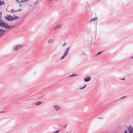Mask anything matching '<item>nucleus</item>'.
I'll return each mask as SVG.
<instances>
[{
    "mask_svg": "<svg viewBox=\"0 0 133 133\" xmlns=\"http://www.w3.org/2000/svg\"><path fill=\"white\" fill-rule=\"evenodd\" d=\"M24 46L23 45L18 44L14 45L12 47L13 50L15 51H17L19 49L22 48Z\"/></svg>",
    "mask_w": 133,
    "mask_h": 133,
    "instance_id": "obj_1",
    "label": "nucleus"
},
{
    "mask_svg": "<svg viewBox=\"0 0 133 133\" xmlns=\"http://www.w3.org/2000/svg\"><path fill=\"white\" fill-rule=\"evenodd\" d=\"M8 21H13L12 16L11 15H7L4 17Z\"/></svg>",
    "mask_w": 133,
    "mask_h": 133,
    "instance_id": "obj_2",
    "label": "nucleus"
},
{
    "mask_svg": "<svg viewBox=\"0 0 133 133\" xmlns=\"http://www.w3.org/2000/svg\"><path fill=\"white\" fill-rule=\"evenodd\" d=\"M54 109L57 111H59L61 109L60 106L57 105H54Z\"/></svg>",
    "mask_w": 133,
    "mask_h": 133,
    "instance_id": "obj_3",
    "label": "nucleus"
},
{
    "mask_svg": "<svg viewBox=\"0 0 133 133\" xmlns=\"http://www.w3.org/2000/svg\"><path fill=\"white\" fill-rule=\"evenodd\" d=\"M54 39H50L48 41L47 43L49 44H52L54 43Z\"/></svg>",
    "mask_w": 133,
    "mask_h": 133,
    "instance_id": "obj_4",
    "label": "nucleus"
},
{
    "mask_svg": "<svg viewBox=\"0 0 133 133\" xmlns=\"http://www.w3.org/2000/svg\"><path fill=\"white\" fill-rule=\"evenodd\" d=\"M6 31L2 28L0 29V37L2 36Z\"/></svg>",
    "mask_w": 133,
    "mask_h": 133,
    "instance_id": "obj_5",
    "label": "nucleus"
},
{
    "mask_svg": "<svg viewBox=\"0 0 133 133\" xmlns=\"http://www.w3.org/2000/svg\"><path fill=\"white\" fill-rule=\"evenodd\" d=\"M127 129L130 133H132L133 132V128L131 126H129L128 128Z\"/></svg>",
    "mask_w": 133,
    "mask_h": 133,
    "instance_id": "obj_6",
    "label": "nucleus"
},
{
    "mask_svg": "<svg viewBox=\"0 0 133 133\" xmlns=\"http://www.w3.org/2000/svg\"><path fill=\"white\" fill-rule=\"evenodd\" d=\"M90 79L91 78L90 76H87L84 78V81L85 82H88L90 81Z\"/></svg>",
    "mask_w": 133,
    "mask_h": 133,
    "instance_id": "obj_7",
    "label": "nucleus"
},
{
    "mask_svg": "<svg viewBox=\"0 0 133 133\" xmlns=\"http://www.w3.org/2000/svg\"><path fill=\"white\" fill-rule=\"evenodd\" d=\"M69 47L68 48L66 49L65 51L64 52V54L66 56H67L68 54V52L69 49Z\"/></svg>",
    "mask_w": 133,
    "mask_h": 133,
    "instance_id": "obj_8",
    "label": "nucleus"
},
{
    "mask_svg": "<svg viewBox=\"0 0 133 133\" xmlns=\"http://www.w3.org/2000/svg\"><path fill=\"white\" fill-rule=\"evenodd\" d=\"M22 10L21 9H18V10H15L14 9H12L10 11V12L11 13H12L13 12L21 11H22Z\"/></svg>",
    "mask_w": 133,
    "mask_h": 133,
    "instance_id": "obj_9",
    "label": "nucleus"
},
{
    "mask_svg": "<svg viewBox=\"0 0 133 133\" xmlns=\"http://www.w3.org/2000/svg\"><path fill=\"white\" fill-rule=\"evenodd\" d=\"M4 21L3 20L0 21V26L1 27H4Z\"/></svg>",
    "mask_w": 133,
    "mask_h": 133,
    "instance_id": "obj_10",
    "label": "nucleus"
},
{
    "mask_svg": "<svg viewBox=\"0 0 133 133\" xmlns=\"http://www.w3.org/2000/svg\"><path fill=\"white\" fill-rule=\"evenodd\" d=\"M19 17H18L16 16H14L12 17L13 21L14 20H16L19 18Z\"/></svg>",
    "mask_w": 133,
    "mask_h": 133,
    "instance_id": "obj_11",
    "label": "nucleus"
},
{
    "mask_svg": "<svg viewBox=\"0 0 133 133\" xmlns=\"http://www.w3.org/2000/svg\"><path fill=\"white\" fill-rule=\"evenodd\" d=\"M42 102L41 101H39L38 102H37L36 103H35V104H36L37 105H40L42 104Z\"/></svg>",
    "mask_w": 133,
    "mask_h": 133,
    "instance_id": "obj_12",
    "label": "nucleus"
},
{
    "mask_svg": "<svg viewBox=\"0 0 133 133\" xmlns=\"http://www.w3.org/2000/svg\"><path fill=\"white\" fill-rule=\"evenodd\" d=\"M97 17H95L94 18L92 19H91L90 20V22H91L92 21H95L97 20Z\"/></svg>",
    "mask_w": 133,
    "mask_h": 133,
    "instance_id": "obj_13",
    "label": "nucleus"
},
{
    "mask_svg": "<svg viewBox=\"0 0 133 133\" xmlns=\"http://www.w3.org/2000/svg\"><path fill=\"white\" fill-rule=\"evenodd\" d=\"M62 24H57L56 26L57 28H61Z\"/></svg>",
    "mask_w": 133,
    "mask_h": 133,
    "instance_id": "obj_14",
    "label": "nucleus"
},
{
    "mask_svg": "<svg viewBox=\"0 0 133 133\" xmlns=\"http://www.w3.org/2000/svg\"><path fill=\"white\" fill-rule=\"evenodd\" d=\"M29 0H21L20 3H24L27 2Z\"/></svg>",
    "mask_w": 133,
    "mask_h": 133,
    "instance_id": "obj_15",
    "label": "nucleus"
},
{
    "mask_svg": "<svg viewBox=\"0 0 133 133\" xmlns=\"http://www.w3.org/2000/svg\"><path fill=\"white\" fill-rule=\"evenodd\" d=\"M66 56V55H65L64 54H63V55L62 56L61 58H60V59L62 60V59H63Z\"/></svg>",
    "mask_w": 133,
    "mask_h": 133,
    "instance_id": "obj_16",
    "label": "nucleus"
},
{
    "mask_svg": "<svg viewBox=\"0 0 133 133\" xmlns=\"http://www.w3.org/2000/svg\"><path fill=\"white\" fill-rule=\"evenodd\" d=\"M77 76V75L75 74H74L71 75L69 77H75L76 76Z\"/></svg>",
    "mask_w": 133,
    "mask_h": 133,
    "instance_id": "obj_17",
    "label": "nucleus"
},
{
    "mask_svg": "<svg viewBox=\"0 0 133 133\" xmlns=\"http://www.w3.org/2000/svg\"><path fill=\"white\" fill-rule=\"evenodd\" d=\"M4 27H5V26H7V25H8V23H5V22H4Z\"/></svg>",
    "mask_w": 133,
    "mask_h": 133,
    "instance_id": "obj_18",
    "label": "nucleus"
},
{
    "mask_svg": "<svg viewBox=\"0 0 133 133\" xmlns=\"http://www.w3.org/2000/svg\"><path fill=\"white\" fill-rule=\"evenodd\" d=\"M11 25L9 26H5V28H9V29H10L11 28Z\"/></svg>",
    "mask_w": 133,
    "mask_h": 133,
    "instance_id": "obj_19",
    "label": "nucleus"
},
{
    "mask_svg": "<svg viewBox=\"0 0 133 133\" xmlns=\"http://www.w3.org/2000/svg\"><path fill=\"white\" fill-rule=\"evenodd\" d=\"M2 12H0V21L2 20Z\"/></svg>",
    "mask_w": 133,
    "mask_h": 133,
    "instance_id": "obj_20",
    "label": "nucleus"
},
{
    "mask_svg": "<svg viewBox=\"0 0 133 133\" xmlns=\"http://www.w3.org/2000/svg\"><path fill=\"white\" fill-rule=\"evenodd\" d=\"M87 86V85H85L84 87L80 88V90L83 89H84Z\"/></svg>",
    "mask_w": 133,
    "mask_h": 133,
    "instance_id": "obj_21",
    "label": "nucleus"
},
{
    "mask_svg": "<svg viewBox=\"0 0 133 133\" xmlns=\"http://www.w3.org/2000/svg\"><path fill=\"white\" fill-rule=\"evenodd\" d=\"M1 5H2L3 4H4V5H5V3H4V1H1Z\"/></svg>",
    "mask_w": 133,
    "mask_h": 133,
    "instance_id": "obj_22",
    "label": "nucleus"
},
{
    "mask_svg": "<svg viewBox=\"0 0 133 133\" xmlns=\"http://www.w3.org/2000/svg\"><path fill=\"white\" fill-rule=\"evenodd\" d=\"M60 131V130L57 131H55V132H54V133H58Z\"/></svg>",
    "mask_w": 133,
    "mask_h": 133,
    "instance_id": "obj_23",
    "label": "nucleus"
},
{
    "mask_svg": "<svg viewBox=\"0 0 133 133\" xmlns=\"http://www.w3.org/2000/svg\"><path fill=\"white\" fill-rule=\"evenodd\" d=\"M103 51H101V52H98L97 54V55H99V54H101V53L103 52Z\"/></svg>",
    "mask_w": 133,
    "mask_h": 133,
    "instance_id": "obj_24",
    "label": "nucleus"
},
{
    "mask_svg": "<svg viewBox=\"0 0 133 133\" xmlns=\"http://www.w3.org/2000/svg\"><path fill=\"white\" fill-rule=\"evenodd\" d=\"M66 45V43L65 42L64 43V44L63 45V46H65Z\"/></svg>",
    "mask_w": 133,
    "mask_h": 133,
    "instance_id": "obj_25",
    "label": "nucleus"
},
{
    "mask_svg": "<svg viewBox=\"0 0 133 133\" xmlns=\"http://www.w3.org/2000/svg\"><path fill=\"white\" fill-rule=\"evenodd\" d=\"M126 96H124V97H121V98H120V99H123V98H124L125 97H126Z\"/></svg>",
    "mask_w": 133,
    "mask_h": 133,
    "instance_id": "obj_26",
    "label": "nucleus"
},
{
    "mask_svg": "<svg viewBox=\"0 0 133 133\" xmlns=\"http://www.w3.org/2000/svg\"><path fill=\"white\" fill-rule=\"evenodd\" d=\"M57 29V28L56 26L54 29V30H56Z\"/></svg>",
    "mask_w": 133,
    "mask_h": 133,
    "instance_id": "obj_27",
    "label": "nucleus"
},
{
    "mask_svg": "<svg viewBox=\"0 0 133 133\" xmlns=\"http://www.w3.org/2000/svg\"><path fill=\"white\" fill-rule=\"evenodd\" d=\"M98 119H103V117H99L98 118Z\"/></svg>",
    "mask_w": 133,
    "mask_h": 133,
    "instance_id": "obj_28",
    "label": "nucleus"
},
{
    "mask_svg": "<svg viewBox=\"0 0 133 133\" xmlns=\"http://www.w3.org/2000/svg\"><path fill=\"white\" fill-rule=\"evenodd\" d=\"M37 1H36V2H35L34 3V4H36L37 3Z\"/></svg>",
    "mask_w": 133,
    "mask_h": 133,
    "instance_id": "obj_29",
    "label": "nucleus"
},
{
    "mask_svg": "<svg viewBox=\"0 0 133 133\" xmlns=\"http://www.w3.org/2000/svg\"><path fill=\"white\" fill-rule=\"evenodd\" d=\"M16 2L18 3L19 2V0H16Z\"/></svg>",
    "mask_w": 133,
    "mask_h": 133,
    "instance_id": "obj_30",
    "label": "nucleus"
},
{
    "mask_svg": "<svg viewBox=\"0 0 133 133\" xmlns=\"http://www.w3.org/2000/svg\"><path fill=\"white\" fill-rule=\"evenodd\" d=\"M125 79V78H123L121 79L122 80H124Z\"/></svg>",
    "mask_w": 133,
    "mask_h": 133,
    "instance_id": "obj_31",
    "label": "nucleus"
},
{
    "mask_svg": "<svg viewBox=\"0 0 133 133\" xmlns=\"http://www.w3.org/2000/svg\"><path fill=\"white\" fill-rule=\"evenodd\" d=\"M127 130H125V131H124V133H127Z\"/></svg>",
    "mask_w": 133,
    "mask_h": 133,
    "instance_id": "obj_32",
    "label": "nucleus"
},
{
    "mask_svg": "<svg viewBox=\"0 0 133 133\" xmlns=\"http://www.w3.org/2000/svg\"><path fill=\"white\" fill-rule=\"evenodd\" d=\"M66 125H64V128H66Z\"/></svg>",
    "mask_w": 133,
    "mask_h": 133,
    "instance_id": "obj_33",
    "label": "nucleus"
},
{
    "mask_svg": "<svg viewBox=\"0 0 133 133\" xmlns=\"http://www.w3.org/2000/svg\"><path fill=\"white\" fill-rule=\"evenodd\" d=\"M83 54H84V55H86V54H85V53H84V52H83Z\"/></svg>",
    "mask_w": 133,
    "mask_h": 133,
    "instance_id": "obj_34",
    "label": "nucleus"
},
{
    "mask_svg": "<svg viewBox=\"0 0 133 133\" xmlns=\"http://www.w3.org/2000/svg\"><path fill=\"white\" fill-rule=\"evenodd\" d=\"M130 58L131 59H133V56L131 57Z\"/></svg>",
    "mask_w": 133,
    "mask_h": 133,
    "instance_id": "obj_35",
    "label": "nucleus"
},
{
    "mask_svg": "<svg viewBox=\"0 0 133 133\" xmlns=\"http://www.w3.org/2000/svg\"><path fill=\"white\" fill-rule=\"evenodd\" d=\"M1 1L0 0V5H1Z\"/></svg>",
    "mask_w": 133,
    "mask_h": 133,
    "instance_id": "obj_36",
    "label": "nucleus"
},
{
    "mask_svg": "<svg viewBox=\"0 0 133 133\" xmlns=\"http://www.w3.org/2000/svg\"><path fill=\"white\" fill-rule=\"evenodd\" d=\"M14 27V25H13V26H12V28H13Z\"/></svg>",
    "mask_w": 133,
    "mask_h": 133,
    "instance_id": "obj_37",
    "label": "nucleus"
},
{
    "mask_svg": "<svg viewBox=\"0 0 133 133\" xmlns=\"http://www.w3.org/2000/svg\"><path fill=\"white\" fill-rule=\"evenodd\" d=\"M6 11H7V8L6 9Z\"/></svg>",
    "mask_w": 133,
    "mask_h": 133,
    "instance_id": "obj_38",
    "label": "nucleus"
},
{
    "mask_svg": "<svg viewBox=\"0 0 133 133\" xmlns=\"http://www.w3.org/2000/svg\"><path fill=\"white\" fill-rule=\"evenodd\" d=\"M4 111H3V112H1V113H3V112H4Z\"/></svg>",
    "mask_w": 133,
    "mask_h": 133,
    "instance_id": "obj_39",
    "label": "nucleus"
},
{
    "mask_svg": "<svg viewBox=\"0 0 133 133\" xmlns=\"http://www.w3.org/2000/svg\"><path fill=\"white\" fill-rule=\"evenodd\" d=\"M66 133H69L68 132H67Z\"/></svg>",
    "mask_w": 133,
    "mask_h": 133,
    "instance_id": "obj_40",
    "label": "nucleus"
},
{
    "mask_svg": "<svg viewBox=\"0 0 133 133\" xmlns=\"http://www.w3.org/2000/svg\"><path fill=\"white\" fill-rule=\"evenodd\" d=\"M100 0H98V1H97L98 2V1H100Z\"/></svg>",
    "mask_w": 133,
    "mask_h": 133,
    "instance_id": "obj_41",
    "label": "nucleus"
}]
</instances>
